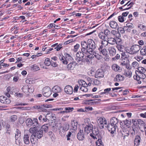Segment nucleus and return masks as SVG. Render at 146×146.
Listing matches in <instances>:
<instances>
[{
    "label": "nucleus",
    "instance_id": "obj_59",
    "mask_svg": "<svg viewBox=\"0 0 146 146\" xmlns=\"http://www.w3.org/2000/svg\"><path fill=\"white\" fill-rule=\"evenodd\" d=\"M138 27L141 30H144L145 28V26L142 24H138Z\"/></svg>",
    "mask_w": 146,
    "mask_h": 146
},
{
    "label": "nucleus",
    "instance_id": "obj_47",
    "mask_svg": "<svg viewBox=\"0 0 146 146\" xmlns=\"http://www.w3.org/2000/svg\"><path fill=\"white\" fill-rule=\"evenodd\" d=\"M139 64L137 62H133L131 64V67L133 68H137L139 67Z\"/></svg>",
    "mask_w": 146,
    "mask_h": 146
},
{
    "label": "nucleus",
    "instance_id": "obj_34",
    "mask_svg": "<svg viewBox=\"0 0 146 146\" xmlns=\"http://www.w3.org/2000/svg\"><path fill=\"white\" fill-rule=\"evenodd\" d=\"M38 119L39 121L40 122L43 121V122H46L47 121L48 119H47L46 117V115L45 116L42 115H40L38 117Z\"/></svg>",
    "mask_w": 146,
    "mask_h": 146
},
{
    "label": "nucleus",
    "instance_id": "obj_2",
    "mask_svg": "<svg viewBox=\"0 0 146 146\" xmlns=\"http://www.w3.org/2000/svg\"><path fill=\"white\" fill-rule=\"evenodd\" d=\"M141 46L135 44L132 46L130 48L127 47L125 48V51L131 54H136L140 49Z\"/></svg>",
    "mask_w": 146,
    "mask_h": 146
},
{
    "label": "nucleus",
    "instance_id": "obj_55",
    "mask_svg": "<svg viewBox=\"0 0 146 146\" xmlns=\"http://www.w3.org/2000/svg\"><path fill=\"white\" fill-rule=\"evenodd\" d=\"M87 87H85L84 86H81L80 89L84 92H87L88 91V89L87 88Z\"/></svg>",
    "mask_w": 146,
    "mask_h": 146
},
{
    "label": "nucleus",
    "instance_id": "obj_43",
    "mask_svg": "<svg viewBox=\"0 0 146 146\" xmlns=\"http://www.w3.org/2000/svg\"><path fill=\"white\" fill-rule=\"evenodd\" d=\"M31 67L32 70L34 71L39 70H40L39 67L36 64H34L32 65L31 66Z\"/></svg>",
    "mask_w": 146,
    "mask_h": 146
},
{
    "label": "nucleus",
    "instance_id": "obj_38",
    "mask_svg": "<svg viewBox=\"0 0 146 146\" xmlns=\"http://www.w3.org/2000/svg\"><path fill=\"white\" fill-rule=\"evenodd\" d=\"M90 53L93 55V56H94L98 60L100 59V55L99 54V53H98V52H93L92 51V52L91 53L90 52ZM94 57V56H93Z\"/></svg>",
    "mask_w": 146,
    "mask_h": 146
},
{
    "label": "nucleus",
    "instance_id": "obj_19",
    "mask_svg": "<svg viewBox=\"0 0 146 146\" xmlns=\"http://www.w3.org/2000/svg\"><path fill=\"white\" fill-rule=\"evenodd\" d=\"M109 25L110 27L113 29H116L119 27L117 23L113 21H111L109 23Z\"/></svg>",
    "mask_w": 146,
    "mask_h": 146
},
{
    "label": "nucleus",
    "instance_id": "obj_64",
    "mask_svg": "<svg viewBox=\"0 0 146 146\" xmlns=\"http://www.w3.org/2000/svg\"><path fill=\"white\" fill-rule=\"evenodd\" d=\"M62 45L61 44H60L57 46L55 48V49H56V50L57 51H58L60 50L61 48L62 47Z\"/></svg>",
    "mask_w": 146,
    "mask_h": 146
},
{
    "label": "nucleus",
    "instance_id": "obj_5",
    "mask_svg": "<svg viewBox=\"0 0 146 146\" xmlns=\"http://www.w3.org/2000/svg\"><path fill=\"white\" fill-rule=\"evenodd\" d=\"M101 57L102 60L103 59L106 61H108L110 60V57L109 55L108 52L107 50L105 48L101 49Z\"/></svg>",
    "mask_w": 146,
    "mask_h": 146
},
{
    "label": "nucleus",
    "instance_id": "obj_54",
    "mask_svg": "<svg viewBox=\"0 0 146 146\" xmlns=\"http://www.w3.org/2000/svg\"><path fill=\"white\" fill-rule=\"evenodd\" d=\"M136 132V130H135V128H134L133 127L132 129L130 130V133L133 136L135 135V132Z\"/></svg>",
    "mask_w": 146,
    "mask_h": 146
},
{
    "label": "nucleus",
    "instance_id": "obj_36",
    "mask_svg": "<svg viewBox=\"0 0 146 146\" xmlns=\"http://www.w3.org/2000/svg\"><path fill=\"white\" fill-rule=\"evenodd\" d=\"M54 115L52 114V112L48 111L47 114L46 115V117L48 119L47 120H49V119H53L54 117Z\"/></svg>",
    "mask_w": 146,
    "mask_h": 146
},
{
    "label": "nucleus",
    "instance_id": "obj_30",
    "mask_svg": "<svg viewBox=\"0 0 146 146\" xmlns=\"http://www.w3.org/2000/svg\"><path fill=\"white\" fill-rule=\"evenodd\" d=\"M139 74L146 73V67H139L137 69Z\"/></svg>",
    "mask_w": 146,
    "mask_h": 146
},
{
    "label": "nucleus",
    "instance_id": "obj_50",
    "mask_svg": "<svg viewBox=\"0 0 146 146\" xmlns=\"http://www.w3.org/2000/svg\"><path fill=\"white\" fill-rule=\"evenodd\" d=\"M51 61H50V59L48 58H47L45 59L44 62V64L46 66H49L50 65Z\"/></svg>",
    "mask_w": 146,
    "mask_h": 146
},
{
    "label": "nucleus",
    "instance_id": "obj_63",
    "mask_svg": "<svg viewBox=\"0 0 146 146\" xmlns=\"http://www.w3.org/2000/svg\"><path fill=\"white\" fill-rule=\"evenodd\" d=\"M50 64L51 66L53 67H56L58 66V64L56 62H54L52 60L51 61Z\"/></svg>",
    "mask_w": 146,
    "mask_h": 146
},
{
    "label": "nucleus",
    "instance_id": "obj_57",
    "mask_svg": "<svg viewBox=\"0 0 146 146\" xmlns=\"http://www.w3.org/2000/svg\"><path fill=\"white\" fill-rule=\"evenodd\" d=\"M117 48L118 50L121 52H123L124 46L121 44H118L117 46Z\"/></svg>",
    "mask_w": 146,
    "mask_h": 146
},
{
    "label": "nucleus",
    "instance_id": "obj_41",
    "mask_svg": "<svg viewBox=\"0 0 146 146\" xmlns=\"http://www.w3.org/2000/svg\"><path fill=\"white\" fill-rule=\"evenodd\" d=\"M78 83L80 86L87 87V84L83 80H78Z\"/></svg>",
    "mask_w": 146,
    "mask_h": 146
},
{
    "label": "nucleus",
    "instance_id": "obj_44",
    "mask_svg": "<svg viewBox=\"0 0 146 146\" xmlns=\"http://www.w3.org/2000/svg\"><path fill=\"white\" fill-rule=\"evenodd\" d=\"M92 132L93 134L95 135H97L99 133V131L97 127L92 128Z\"/></svg>",
    "mask_w": 146,
    "mask_h": 146
},
{
    "label": "nucleus",
    "instance_id": "obj_42",
    "mask_svg": "<svg viewBox=\"0 0 146 146\" xmlns=\"http://www.w3.org/2000/svg\"><path fill=\"white\" fill-rule=\"evenodd\" d=\"M124 74L126 76L130 78L131 76L132 73L130 71L125 70Z\"/></svg>",
    "mask_w": 146,
    "mask_h": 146
},
{
    "label": "nucleus",
    "instance_id": "obj_24",
    "mask_svg": "<svg viewBox=\"0 0 146 146\" xmlns=\"http://www.w3.org/2000/svg\"><path fill=\"white\" fill-rule=\"evenodd\" d=\"M108 51L110 56H113L116 54V50L113 47H110L108 48Z\"/></svg>",
    "mask_w": 146,
    "mask_h": 146
},
{
    "label": "nucleus",
    "instance_id": "obj_58",
    "mask_svg": "<svg viewBox=\"0 0 146 146\" xmlns=\"http://www.w3.org/2000/svg\"><path fill=\"white\" fill-rule=\"evenodd\" d=\"M122 43V40L119 38H117L116 40V43L117 45L121 44Z\"/></svg>",
    "mask_w": 146,
    "mask_h": 146
},
{
    "label": "nucleus",
    "instance_id": "obj_48",
    "mask_svg": "<svg viewBox=\"0 0 146 146\" xmlns=\"http://www.w3.org/2000/svg\"><path fill=\"white\" fill-rule=\"evenodd\" d=\"M100 99H95L93 100V102H90V104H91V105H95L98 104L100 102Z\"/></svg>",
    "mask_w": 146,
    "mask_h": 146
},
{
    "label": "nucleus",
    "instance_id": "obj_26",
    "mask_svg": "<svg viewBox=\"0 0 146 146\" xmlns=\"http://www.w3.org/2000/svg\"><path fill=\"white\" fill-rule=\"evenodd\" d=\"M43 135V131L42 130H40L39 131H37L35 133L34 135L35 136L36 138L38 139L41 138Z\"/></svg>",
    "mask_w": 146,
    "mask_h": 146
},
{
    "label": "nucleus",
    "instance_id": "obj_3",
    "mask_svg": "<svg viewBox=\"0 0 146 146\" xmlns=\"http://www.w3.org/2000/svg\"><path fill=\"white\" fill-rule=\"evenodd\" d=\"M84 56L87 57L90 59L92 58L93 57V55L92 54H86L81 51L78 52L76 54L75 59L78 62H79L82 61V58Z\"/></svg>",
    "mask_w": 146,
    "mask_h": 146
},
{
    "label": "nucleus",
    "instance_id": "obj_35",
    "mask_svg": "<svg viewBox=\"0 0 146 146\" xmlns=\"http://www.w3.org/2000/svg\"><path fill=\"white\" fill-rule=\"evenodd\" d=\"M123 121L124 125H125L127 127V128L129 127L131 123V120H128L126 119Z\"/></svg>",
    "mask_w": 146,
    "mask_h": 146
},
{
    "label": "nucleus",
    "instance_id": "obj_45",
    "mask_svg": "<svg viewBox=\"0 0 146 146\" xmlns=\"http://www.w3.org/2000/svg\"><path fill=\"white\" fill-rule=\"evenodd\" d=\"M108 41V43L111 44L113 45L116 43V40L113 38H109Z\"/></svg>",
    "mask_w": 146,
    "mask_h": 146
},
{
    "label": "nucleus",
    "instance_id": "obj_6",
    "mask_svg": "<svg viewBox=\"0 0 146 146\" xmlns=\"http://www.w3.org/2000/svg\"><path fill=\"white\" fill-rule=\"evenodd\" d=\"M21 90L24 93L28 95L29 93H32L34 91V88L33 86L29 87L28 86H24L21 88Z\"/></svg>",
    "mask_w": 146,
    "mask_h": 146
},
{
    "label": "nucleus",
    "instance_id": "obj_1",
    "mask_svg": "<svg viewBox=\"0 0 146 146\" xmlns=\"http://www.w3.org/2000/svg\"><path fill=\"white\" fill-rule=\"evenodd\" d=\"M37 131V129L35 127H31L29 130V132L32 134L31 137L30 141L33 146H37V145L38 139L34 136Z\"/></svg>",
    "mask_w": 146,
    "mask_h": 146
},
{
    "label": "nucleus",
    "instance_id": "obj_29",
    "mask_svg": "<svg viewBox=\"0 0 146 146\" xmlns=\"http://www.w3.org/2000/svg\"><path fill=\"white\" fill-rule=\"evenodd\" d=\"M107 65H105L104 66L101 67V70H102V72H101V77L104 76V73L107 70Z\"/></svg>",
    "mask_w": 146,
    "mask_h": 146
},
{
    "label": "nucleus",
    "instance_id": "obj_56",
    "mask_svg": "<svg viewBox=\"0 0 146 146\" xmlns=\"http://www.w3.org/2000/svg\"><path fill=\"white\" fill-rule=\"evenodd\" d=\"M125 18L122 16H119L118 17V21L121 23L123 22L124 21Z\"/></svg>",
    "mask_w": 146,
    "mask_h": 146
},
{
    "label": "nucleus",
    "instance_id": "obj_25",
    "mask_svg": "<svg viewBox=\"0 0 146 146\" xmlns=\"http://www.w3.org/2000/svg\"><path fill=\"white\" fill-rule=\"evenodd\" d=\"M54 92L60 93L61 92V88L58 86L56 85L54 86L52 90Z\"/></svg>",
    "mask_w": 146,
    "mask_h": 146
},
{
    "label": "nucleus",
    "instance_id": "obj_8",
    "mask_svg": "<svg viewBox=\"0 0 146 146\" xmlns=\"http://www.w3.org/2000/svg\"><path fill=\"white\" fill-rule=\"evenodd\" d=\"M60 59L62 62L64 64H66L68 63L67 60H72V58L69 54H67L66 57L65 58L62 54H60L59 56Z\"/></svg>",
    "mask_w": 146,
    "mask_h": 146
},
{
    "label": "nucleus",
    "instance_id": "obj_28",
    "mask_svg": "<svg viewBox=\"0 0 146 146\" xmlns=\"http://www.w3.org/2000/svg\"><path fill=\"white\" fill-rule=\"evenodd\" d=\"M102 40H101L102 42L101 44L102 45H101V49H102L103 47H106L108 44V41L107 40V39H102Z\"/></svg>",
    "mask_w": 146,
    "mask_h": 146
},
{
    "label": "nucleus",
    "instance_id": "obj_40",
    "mask_svg": "<svg viewBox=\"0 0 146 146\" xmlns=\"http://www.w3.org/2000/svg\"><path fill=\"white\" fill-rule=\"evenodd\" d=\"M69 127V124L67 123H65L62 126V130L65 131H66L68 129Z\"/></svg>",
    "mask_w": 146,
    "mask_h": 146
},
{
    "label": "nucleus",
    "instance_id": "obj_10",
    "mask_svg": "<svg viewBox=\"0 0 146 146\" xmlns=\"http://www.w3.org/2000/svg\"><path fill=\"white\" fill-rule=\"evenodd\" d=\"M101 32V39H107L108 38L107 35H108L110 33L109 30L106 29Z\"/></svg>",
    "mask_w": 146,
    "mask_h": 146
},
{
    "label": "nucleus",
    "instance_id": "obj_15",
    "mask_svg": "<svg viewBox=\"0 0 146 146\" xmlns=\"http://www.w3.org/2000/svg\"><path fill=\"white\" fill-rule=\"evenodd\" d=\"M117 127L109 123L107 128H108V131L110 132L111 134H113L115 131Z\"/></svg>",
    "mask_w": 146,
    "mask_h": 146
},
{
    "label": "nucleus",
    "instance_id": "obj_18",
    "mask_svg": "<svg viewBox=\"0 0 146 146\" xmlns=\"http://www.w3.org/2000/svg\"><path fill=\"white\" fill-rule=\"evenodd\" d=\"M21 133L20 131L19 130L17 129L16 132L15 137L16 139V143L17 145H20L19 140H18V139L21 136Z\"/></svg>",
    "mask_w": 146,
    "mask_h": 146
},
{
    "label": "nucleus",
    "instance_id": "obj_46",
    "mask_svg": "<svg viewBox=\"0 0 146 146\" xmlns=\"http://www.w3.org/2000/svg\"><path fill=\"white\" fill-rule=\"evenodd\" d=\"M17 116L15 115H13L10 117L9 121L11 122H14L17 120Z\"/></svg>",
    "mask_w": 146,
    "mask_h": 146
},
{
    "label": "nucleus",
    "instance_id": "obj_9",
    "mask_svg": "<svg viewBox=\"0 0 146 146\" xmlns=\"http://www.w3.org/2000/svg\"><path fill=\"white\" fill-rule=\"evenodd\" d=\"M88 45V51L90 50V52L92 53L93 50L95 48V44L94 41L92 39H89L87 41Z\"/></svg>",
    "mask_w": 146,
    "mask_h": 146
},
{
    "label": "nucleus",
    "instance_id": "obj_61",
    "mask_svg": "<svg viewBox=\"0 0 146 146\" xmlns=\"http://www.w3.org/2000/svg\"><path fill=\"white\" fill-rule=\"evenodd\" d=\"M80 47V45L78 44H77L75 45L74 46V50L75 52H76L78 50L79 48Z\"/></svg>",
    "mask_w": 146,
    "mask_h": 146
},
{
    "label": "nucleus",
    "instance_id": "obj_4",
    "mask_svg": "<svg viewBox=\"0 0 146 146\" xmlns=\"http://www.w3.org/2000/svg\"><path fill=\"white\" fill-rule=\"evenodd\" d=\"M82 48L81 51L86 54H91L90 50L88 51V45L87 42L85 41H82L81 43Z\"/></svg>",
    "mask_w": 146,
    "mask_h": 146
},
{
    "label": "nucleus",
    "instance_id": "obj_13",
    "mask_svg": "<svg viewBox=\"0 0 146 146\" xmlns=\"http://www.w3.org/2000/svg\"><path fill=\"white\" fill-rule=\"evenodd\" d=\"M0 102L1 103L5 104H8L11 102V101L9 98L3 96H0Z\"/></svg>",
    "mask_w": 146,
    "mask_h": 146
},
{
    "label": "nucleus",
    "instance_id": "obj_31",
    "mask_svg": "<svg viewBox=\"0 0 146 146\" xmlns=\"http://www.w3.org/2000/svg\"><path fill=\"white\" fill-rule=\"evenodd\" d=\"M140 54L143 56H146V46H143L141 49Z\"/></svg>",
    "mask_w": 146,
    "mask_h": 146
},
{
    "label": "nucleus",
    "instance_id": "obj_33",
    "mask_svg": "<svg viewBox=\"0 0 146 146\" xmlns=\"http://www.w3.org/2000/svg\"><path fill=\"white\" fill-rule=\"evenodd\" d=\"M71 124L72 127V129L74 130H76L77 129V126L78 125V123L77 121L74 120L72 121Z\"/></svg>",
    "mask_w": 146,
    "mask_h": 146
},
{
    "label": "nucleus",
    "instance_id": "obj_60",
    "mask_svg": "<svg viewBox=\"0 0 146 146\" xmlns=\"http://www.w3.org/2000/svg\"><path fill=\"white\" fill-rule=\"evenodd\" d=\"M125 27L126 28H129L131 29H132L134 27V26L132 23H127L126 24V26Z\"/></svg>",
    "mask_w": 146,
    "mask_h": 146
},
{
    "label": "nucleus",
    "instance_id": "obj_7",
    "mask_svg": "<svg viewBox=\"0 0 146 146\" xmlns=\"http://www.w3.org/2000/svg\"><path fill=\"white\" fill-rule=\"evenodd\" d=\"M43 95L46 97H49L52 94L51 88L48 86H46L43 88L42 90Z\"/></svg>",
    "mask_w": 146,
    "mask_h": 146
},
{
    "label": "nucleus",
    "instance_id": "obj_16",
    "mask_svg": "<svg viewBox=\"0 0 146 146\" xmlns=\"http://www.w3.org/2000/svg\"><path fill=\"white\" fill-rule=\"evenodd\" d=\"M65 92L68 94H71L73 93L72 87L70 85L66 86L64 89Z\"/></svg>",
    "mask_w": 146,
    "mask_h": 146
},
{
    "label": "nucleus",
    "instance_id": "obj_49",
    "mask_svg": "<svg viewBox=\"0 0 146 146\" xmlns=\"http://www.w3.org/2000/svg\"><path fill=\"white\" fill-rule=\"evenodd\" d=\"M48 124H46L43 125L42 126V129L43 130L46 132L48 131Z\"/></svg>",
    "mask_w": 146,
    "mask_h": 146
},
{
    "label": "nucleus",
    "instance_id": "obj_62",
    "mask_svg": "<svg viewBox=\"0 0 146 146\" xmlns=\"http://www.w3.org/2000/svg\"><path fill=\"white\" fill-rule=\"evenodd\" d=\"M146 73L143 74L141 73L139 74V76L141 80L142 79H143L146 77Z\"/></svg>",
    "mask_w": 146,
    "mask_h": 146
},
{
    "label": "nucleus",
    "instance_id": "obj_37",
    "mask_svg": "<svg viewBox=\"0 0 146 146\" xmlns=\"http://www.w3.org/2000/svg\"><path fill=\"white\" fill-rule=\"evenodd\" d=\"M32 125L33 126H34V127H38V126L39 123L37 119H33L32 120Z\"/></svg>",
    "mask_w": 146,
    "mask_h": 146
},
{
    "label": "nucleus",
    "instance_id": "obj_20",
    "mask_svg": "<svg viewBox=\"0 0 146 146\" xmlns=\"http://www.w3.org/2000/svg\"><path fill=\"white\" fill-rule=\"evenodd\" d=\"M141 141V137L139 135H136L135 137L134 141V146H138Z\"/></svg>",
    "mask_w": 146,
    "mask_h": 146
},
{
    "label": "nucleus",
    "instance_id": "obj_52",
    "mask_svg": "<svg viewBox=\"0 0 146 146\" xmlns=\"http://www.w3.org/2000/svg\"><path fill=\"white\" fill-rule=\"evenodd\" d=\"M128 54L129 53L128 52L126 51V52H122L121 54L122 56L124 57L125 58H127L129 56Z\"/></svg>",
    "mask_w": 146,
    "mask_h": 146
},
{
    "label": "nucleus",
    "instance_id": "obj_22",
    "mask_svg": "<svg viewBox=\"0 0 146 146\" xmlns=\"http://www.w3.org/2000/svg\"><path fill=\"white\" fill-rule=\"evenodd\" d=\"M23 141L24 143L28 145L29 144L30 139L28 134L25 133L23 136Z\"/></svg>",
    "mask_w": 146,
    "mask_h": 146
},
{
    "label": "nucleus",
    "instance_id": "obj_51",
    "mask_svg": "<svg viewBox=\"0 0 146 146\" xmlns=\"http://www.w3.org/2000/svg\"><path fill=\"white\" fill-rule=\"evenodd\" d=\"M118 32H120L122 34H123L125 33L124 30H125L126 29V27H124L123 28L120 27L118 28Z\"/></svg>",
    "mask_w": 146,
    "mask_h": 146
},
{
    "label": "nucleus",
    "instance_id": "obj_53",
    "mask_svg": "<svg viewBox=\"0 0 146 146\" xmlns=\"http://www.w3.org/2000/svg\"><path fill=\"white\" fill-rule=\"evenodd\" d=\"M95 76L96 78H100V71L99 69H98L96 71L95 75Z\"/></svg>",
    "mask_w": 146,
    "mask_h": 146
},
{
    "label": "nucleus",
    "instance_id": "obj_39",
    "mask_svg": "<svg viewBox=\"0 0 146 146\" xmlns=\"http://www.w3.org/2000/svg\"><path fill=\"white\" fill-rule=\"evenodd\" d=\"M138 123L140 125H141L145 129H146V124L145 123V122L141 120V119H139L137 120Z\"/></svg>",
    "mask_w": 146,
    "mask_h": 146
},
{
    "label": "nucleus",
    "instance_id": "obj_27",
    "mask_svg": "<svg viewBox=\"0 0 146 146\" xmlns=\"http://www.w3.org/2000/svg\"><path fill=\"white\" fill-rule=\"evenodd\" d=\"M111 68L113 70L116 72H120L121 70V69L117 64H113Z\"/></svg>",
    "mask_w": 146,
    "mask_h": 146
},
{
    "label": "nucleus",
    "instance_id": "obj_23",
    "mask_svg": "<svg viewBox=\"0 0 146 146\" xmlns=\"http://www.w3.org/2000/svg\"><path fill=\"white\" fill-rule=\"evenodd\" d=\"M124 79V77L120 74H117L116 75L114 79L115 82H121Z\"/></svg>",
    "mask_w": 146,
    "mask_h": 146
},
{
    "label": "nucleus",
    "instance_id": "obj_21",
    "mask_svg": "<svg viewBox=\"0 0 146 146\" xmlns=\"http://www.w3.org/2000/svg\"><path fill=\"white\" fill-rule=\"evenodd\" d=\"M93 125L91 124H89L86 126L85 128V132L87 134H88L92 132Z\"/></svg>",
    "mask_w": 146,
    "mask_h": 146
},
{
    "label": "nucleus",
    "instance_id": "obj_14",
    "mask_svg": "<svg viewBox=\"0 0 146 146\" xmlns=\"http://www.w3.org/2000/svg\"><path fill=\"white\" fill-rule=\"evenodd\" d=\"M110 123L118 127L119 124V120L115 117H112L110 119Z\"/></svg>",
    "mask_w": 146,
    "mask_h": 146
},
{
    "label": "nucleus",
    "instance_id": "obj_32",
    "mask_svg": "<svg viewBox=\"0 0 146 146\" xmlns=\"http://www.w3.org/2000/svg\"><path fill=\"white\" fill-rule=\"evenodd\" d=\"M25 123L27 126L29 127H31L32 124V120L31 118H29L26 120Z\"/></svg>",
    "mask_w": 146,
    "mask_h": 146
},
{
    "label": "nucleus",
    "instance_id": "obj_17",
    "mask_svg": "<svg viewBox=\"0 0 146 146\" xmlns=\"http://www.w3.org/2000/svg\"><path fill=\"white\" fill-rule=\"evenodd\" d=\"M78 139L80 140H83L84 138V136L83 130L80 129L77 135Z\"/></svg>",
    "mask_w": 146,
    "mask_h": 146
},
{
    "label": "nucleus",
    "instance_id": "obj_12",
    "mask_svg": "<svg viewBox=\"0 0 146 146\" xmlns=\"http://www.w3.org/2000/svg\"><path fill=\"white\" fill-rule=\"evenodd\" d=\"M76 64V63L75 62H73L70 63L67 65L65 70H73L74 68H75Z\"/></svg>",
    "mask_w": 146,
    "mask_h": 146
},
{
    "label": "nucleus",
    "instance_id": "obj_11",
    "mask_svg": "<svg viewBox=\"0 0 146 146\" xmlns=\"http://www.w3.org/2000/svg\"><path fill=\"white\" fill-rule=\"evenodd\" d=\"M108 125V123L106 119L104 117H101V129H106Z\"/></svg>",
    "mask_w": 146,
    "mask_h": 146
}]
</instances>
